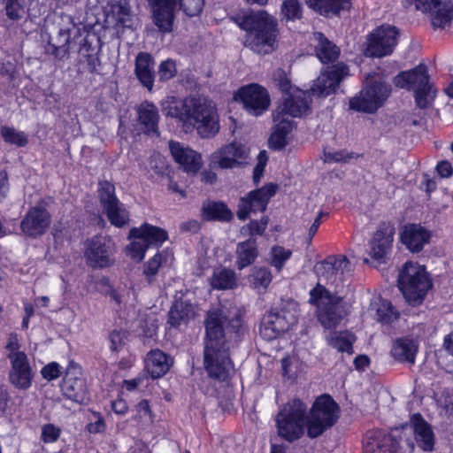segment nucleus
Returning a JSON list of instances; mask_svg holds the SVG:
<instances>
[{"instance_id": "obj_1", "label": "nucleus", "mask_w": 453, "mask_h": 453, "mask_svg": "<svg viewBox=\"0 0 453 453\" xmlns=\"http://www.w3.org/2000/svg\"><path fill=\"white\" fill-rule=\"evenodd\" d=\"M206 342L203 366L208 376L217 381H226L234 372L230 358L232 339L237 342L242 333V320L237 315L228 319L223 310H211L205 321Z\"/></svg>"}, {"instance_id": "obj_2", "label": "nucleus", "mask_w": 453, "mask_h": 453, "mask_svg": "<svg viewBox=\"0 0 453 453\" xmlns=\"http://www.w3.org/2000/svg\"><path fill=\"white\" fill-rule=\"evenodd\" d=\"M314 272L318 283L310 291V303L316 305L318 319L325 328L336 327L346 315V307L342 298L324 285L341 286L350 276L351 265L346 257H328L315 265Z\"/></svg>"}, {"instance_id": "obj_3", "label": "nucleus", "mask_w": 453, "mask_h": 453, "mask_svg": "<svg viewBox=\"0 0 453 453\" xmlns=\"http://www.w3.org/2000/svg\"><path fill=\"white\" fill-rule=\"evenodd\" d=\"M234 21L246 31L245 42L259 54H267L274 49L279 34L277 19L265 11H250L233 17Z\"/></svg>"}, {"instance_id": "obj_4", "label": "nucleus", "mask_w": 453, "mask_h": 453, "mask_svg": "<svg viewBox=\"0 0 453 453\" xmlns=\"http://www.w3.org/2000/svg\"><path fill=\"white\" fill-rule=\"evenodd\" d=\"M152 12L154 24L163 33L173 30L175 13L182 10L186 15H198L203 7V0H147Z\"/></svg>"}, {"instance_id": "obj_5", "label": "nucleus", "mask_w": 453, "mask_h": 453, "mask_svg": "<svg viewBox=\"0 0 453 453\" xmlns=\"http://www.w3.org/2000/svg\"><path fill=\"white\" fill-rule=\"evenodd\" d=\"M340 408L328 395L319 396L313 403L306 418V433L311 439L322 435L338 420Z\"/></svg>"}, {"instance_id": "obj_6", "label": "nucleus", "mask_w": 453, "mask_h": 453, "mask_svg": "<svg viewBox=\"0 0 453 453\" xmlns=\"http://www.w3.org/2000/svg\"><path fill=\"white\" fill-rule=\"evenodd\" d=\"M432 283L425 267L407 262L398 278V287L406 302L411 305L421 303Z\"/></svg>"}, {"instance_id": "obj_7", "label": "nucleus", "mask_w": 453, "mask_h": 453, "mask_svg": "<svg viewBox=\"0 0 453 453\" xmlns=\"http://www.w3.org/2000/svg\"><path fill=\"white\" fill-rule=\"evenodd\" d=\"M395 84L402 88L413 89L416 104L421 109L430 106L435 97L425 65L400 73L395 78Z\"/></svg>"}, {"instance_id": "obj_8", "label": "nucleus", "mask_w": 453, "mask_h": 453, "mask_svg": "<svg viewBox=\"0 0 453 453\" xmlns=\"http://www.w3.org/2000/svg\"><path fill=\"white\" fill-rule=\"evenodd\" d=\"M307 406L299 399L288 402L276 418L278 434L288 441L299 439L306 428Z\"/></svg>"}, {"instance_id": "obj_9", "label": "nucleus", "mask_w": 453, "mask_h": 453, "mask_svg": "<svg viewBox=\"0 0 453 453\" xmlns=\"http://www.w3.org/2000/svg\"><path fill=\"white\" fill-rule=\"evenodd\" d=\"M296 322V304L288 303L280 308L273 309L263 317L259 327L260 335L266 341H272L288 331Z\"/></svg>"}, {"instance_id": "obj_10", "label": "nucleus", "mask_w": 453, "mask_h": 453, "mask_svg": "<svg viewBox=\"0 0 453 453\" xmlns=\"http://www.w3.org/2000/svg\"><path fill=\"white\" fill-rule=\"evenodd\" d=\"M188 125L196 128L202 138L215 136L219 131V122L213 102L206 97L196 96Z\"/></svg>"}, {"instance_id": "obj_11", "label": "nucleus", "mask_w": 453, "mask_h": 453, "mask_svg": "<svg viewBox=\"0 0 453 453\" xmlns=\"http://www.w3.org/2000/svg\"><path fill=\"white\" fill-rule=\"evenodd\" d=\"M129 238L133 242L127 247L129 256L133 259L142 261L145 251L150 248H158L167 239V233L157 226L143 224L140 227H134L129 232Z\"/></svg>"}, {"instance_id": "obj_12", "label": "nucleus", "mask_w": 453, "mask_h": 453, "mask_svg": "<svg viewBox=\"0 0 453 453\" xmlns=\"http://www.w3.org/2000/svg\"><path fill=\"white\" fill-rule=\"evenodd\" d=\"M390 85L377 81H367L358 96L349 100V107L357 111L375 112L390 94Z\"/></svg>"}, {"instance_id": "obj_13", "label": "nucleus", "mask_w": 453, "mask_h": 453, "mask_svg": "<svg viewBox=\"0 0 453 453\" xmlns=\"http://www.w3.org/2000/svg\"><path fill=\"white\" fill-rule=\"evenodd\" d=\"M115 244L107 236L96 235L86 242L84 256L93 268H104L114 263Z\"/></svg>"}, {"instance_id": "obj_14", "label": "nucleus", "mask_w": 453, "mask_h": 453, "mask_svg": "<svg viewBox=\"0 0 453 453\" xmlns=\"http://www.w3.org/2000/svg\"><path fill=\"white\" fill-rule=\"evenodd\" d=\"M398 31L395 27L382 25L367 36L365 55L382 58L390 55L397 44Z\"/></svg>"}, {"instance_id": "obj_15", "label": "nucleus", "mask_w": 453, "mask_h": 453, "mask_svg": "<svg viewBox=\"0 0 453 453\" xmlns=\"http://www.w3.org/2000/svg\"><path fill=\"white\" fill-rule=\"evenodd\" d=\"M404 8L415 5V9L428 13L434 27L443 28L453 19V4L440 0H402Z\"/></svg>"}, {"instance_id": "obj_16", "label": "nucleus", "mask_w": 453, "mask_h": 453, "mask_svg": "<svg viewBox=\"0 0 453 453\" xmlns=\"http://www.w3.org/2000/svg\"><path fill=\"white\" fill-rule=\"evenodd\" d=\"M276 189L277 186L270 183L242 197L238 205L237 217L245 220L250 212L265 211L269 200L275 195Z\"/></svg>"}, {"instance_id": "obj_17", "label": "nucleus", "mask_w": 453, "mask_h": 453, "mask_svg": "<svg viewBox=\"0 0 453 453\" xmlns=\"http://www.w3.org/2000/svg\"><path fill=\"white\" fill-rule=\"evenodd\" d=\"M348 75L349 67L343 63L329 66L315 81L311 88L312 93L318 96H327L335 91L340 82Z\"/></svg>"}, {"instance_id": "obj_18", "label": "nucleus", "mask_w": 453, "mask_h": 453, "mask_svg": "<svg viewBox=\"0 0 453 453\" xmlns=\"http://www.w3.org/2000/svg\"><path fill=\"white\" fill-rule=\"evenodd\" d=\"M395 226L389 222H382L369 242V255L380 264L385 263L391 250Z\"/></svg>"}, {"instance_id": "obj_19", "label": "nucleus", "mask_w": 453, "mask_h": 453, "mask_svg": "<svg viewBox=\"0 0 453 453\" xmlns=\"http://www.w3.org/2000/svg\"><path fill=\"white\" fill-rule=\"evenodd\" d=\"M248 156L244 145L232 142L215 151L211 156L210 165L212 168L230 169L242 164Z\"/></svg>"}, {"instance_id": "obj_20", "label": "nucleus", "mask_w": 453, "mask_h": 453, "mask_svg": "<svg viewBox=\"0 0 453 453\" xmlns=\"http://www.w3.org/2000/svg\"><path fill=\"white\" fill-rule=\"evenodd\" d=\"M10 383L18 389L26 390L31 387L34 372L26 353H16L10 357Z\"/></svg>"}, {"instance_id": "obj_21", "label": "nucleus", "mask_w": 453, "mask_h": 453, "mask_svg": "<svg viewBox=\"0 0 453 453\" xmlns=\"http://www.w3.org/2000/svg\"><path fill=\"white\" fill-rule=\"evenodd\" d=\"M239 96L247 111L254 116L263 114L270 105L267 90L257 84H251L241 88Z\"/></svg>"}, {"instance_id": "obj_22", "label": "nucleus", "mask_w": 453, "mask_h": 453, "mask_svg": "<svg viewBox=\"0 0 453 453\" xmlns=\"http://www.w3.org/2000/svg\"><path fill=\"white\" fill-rule=\"evenodd\" d=\"M75 30L76 26L71 16L61 17L59 29L55 36L50 37L45 51L59 59L64 58L69 53L71 35Z\"/></svg>"}, {"instance_id": "obj_23", "label": "nucleus", "mask_w": 453, "mask_h": 453, "mask_svg": "<svg viewBox=\"0 0 453 453\" xmlns=\"http://www.w3.org/2000/svg\"><path fill=\"white\" fill-rule=\"evenodd\" d=\"M50 215L41 204L32 207L20 223L22 232L30 237L43 234L50 225Z\"/></svg>"}, {"instance_id": "obj_24", "label": "nucleus", "mask_w": 453, "mask_h": 453, "mask_svg": "<svg viewBox=\"0 0 453 453\" xmlns=\"http://www.w3.org/2000/svg\"><path fill=\"white\" fill-rule=\"evenodd\" d=\"M311 102V96L308 92L295 89L293 94L283 97L282 104L276 110L288 117L300 118L310 111Z\"/></svg>"}, {"instance_id": "obj_25", "label": "nucleus", "mask_w": 453, "mask_h": 453, "mask_svg": "<svg viewBox=\"0 0 453 453\" xmlns=\"http://www.w3.org/2000/svg\"><path fill=\"white\" fill-rule=\"evenodd\" d=\"M136 112L137 131L148 135L159 136V113L157 106L153 103L145 101L137 106Z\"/></svg>"}, {"instance_id": "obj_26", "label": "nucleus", "mask_w": 453, "mask_h": 453, "mask_svg": "<svg viewBox=\"0 0 453 453\" xmlns=\"http://www.w3.org/2000/svg\"><path fill=\"white\" fill-rule=\"evenodd\" d=\"M398 441L385 431L368 432L364 440L365 453H397Z\"/></svg>"}, {"instance_id": "obj_27", "label": "nucleus", "mask_w": 453, "mask_h": 453, "mask_svg": "<svg viewBox=\"0 0 453 453\" xmlns=\"http://www.w3.org/2000/svg\"><path fill=\"white\" fill-rule=\"evenodd\" d=\"M169 149L174 160L189 173H196L202 166V157L195 150L178 142L170 141Z\"/></svg>"}, {"instance_id": "obj_28", "label": "nucleus", "mask_w": 453, "mask_h": 453, "mask_svg": "<svg viewBox=\"0 0 453 453\" xmlns=\"http://www.w3.org/2000/svg\"><path fill=\"white\" fill-rule=\"evenodd\" d=\"M76 367H68L63 379L62 391L68 399L84 403L88 400L85 380L76 376Z\"/></svg>"}, {"instance_id": "obj_29", "label": "nucleus", "mask_w": 453, "mask_h": 453, "mask_svg": "<svg viewBox=\"0 0 453 453\" xmlns=\"http://www.w3.org/2000/svg\"><path fill=\"white\" fill-rule=\"evenodd\" d=\"M196 96H189L184 100L177 99L174 96L167 97L162 103V111L167 117H172L188 126L190 120V111L194 105Z\"/></svg>"}, {"instance_id": "obj_30", "label": "nucleus", "mask_w": 453, "mask_h": 453, "mask_svg": "<svg viewBox=\"0 0 453 453\" xmlns=\"http://www.w3.org/2000/svg\"><path fill=\"white\" fill-rule=\"evenodd\" d=\"M134 74L140 83L149 91H152L155 73V60L152 56L147 52H139L135 58Z\"/></svg>"}, {"instance_id": "obj_31", "label": "nucleus", "mask_w": 453, "mask_h": 453, "mask_svg": "<svg viewBox=\"0 0 453 453\" xmlns=\"http://www.w3.org/2000/svg\"><path fill=\"white\" fill-rule=\"evenodd\" d=\"M411 424L416 445L424 451H433L435 438L432 426L420 414H414L412 416Z\"/></svg>"}, {"instance_id": "obj_32", "label": "nucleus", "mask_w": 453, "mask_h": 453, "mask_svg": "<svg viewBox=\"0 0 453 453\" xmlns=\"http://www.w3.org/2000/svg\"><path fill=\"white\" fill-rule=\"evenodd\" d=\"M273 119L275 125L269 138V144L275 150H281L287 144V135L293 129V121L277 110L273 111Z\"/></svg>"}, {"instance_id": "obj_33", "label": "nucleus", "mask_w": 453, "mask_h": 453, "mask_svg": "<svg viewBox=\"0 0 453 453\" xmlns=\"http://www.w3.org/2000/svg\"><path fill=\"white\" fill-rule=\"evenodd\" d=\"M146 370L153 379L164 376L173 365V359L160 349L150 350L145 360Z\"/></svg>"}, {"instance_id": "obj_34", "label": "nucleus", "mask_w": 453, "mask_h": 453, "mask_svg": "<svg viewBox=\"0 0 453 453\" xmlns=\"http://www.w3.org/2000/svg\"><path fill=\"white\" fill-rule=\"evenodd\" d=\"M429 239L430 234L424 227L416 224L406 226L402 234V242L411 252L420 251Z\"/></svg>"}, {"instance_id": "obj_35", "label": "nucleus", "mask_w": 453, "mask_h": 453, "mask_svg": "<svg viewBox=\"0 0 453 453\" xmlns=\"http://www.w3.org/2000/svg\"><path fill=\"white\" fill-rule=\"evenodd\" d=\"M306 4L325 17L340 15L341 12L349 11L350 0H305Z\"/></svg>"}, {"instance_id": "obj_36", "label": "nucleus", "mask_w": 453, "mask_h": 453, "mask_svg": "<svg viewBox=\"0 0 453 453\" xmlns=\"http://www.w3.org/2000/svg\"><path fill=\"white\" fill-rule=\"evenodd\" d=\"M418 343L410 338L397 339L391 349L392 357L401 362L413 365L418 352Z\"/></svg>"}, {"instance_id": "obj_37", "label": "nucleus", "mask_w": 453, "mask_h": 453, "mask_svg": "<svg viewBox=\"0 0 453 453\" xmlns=\"http://www.w3.org/2000/svg\"><path fill=\"white\" fill-rule=\"evenodd\" d=\"M235 264L239 270L251 265L258 257L257 244L255 238H249L237 244L235 250Z\"/></svg>"}, {"instance_id": "obj_38", "label": "nucleus", "mask_w": 453, "mask_h": 453, "mask_svg": "<svg viewBox=\"0 0 453 453\" xmlns=\"http://www.w3.org/2000/svg\"><path fill=\"white\" fill-rule=\"evenodd\" d=\"M111 13L117 28L124 29L133 27L134 16L128 0H111Z\"/></svg>"}, {"instance_id": "obj_39", "label": "nucleus", "mask_w": 453, "mask_h": 453, "mask_svg": "<svg viewBox=\"0 0 453 453\" xmlns=\"http://www.w3.org/2000/svg\"><path fill=\"white\" fill-rule=\"evenodd\" d=\"M195 316V307L189 301L179 300L172 306L168 323L174 327L187 324Z\"/></svg>"}, {"instance_id": "obj_40", "label": "nucleus", "mask_w": 453, "mask_h": 453, "mask_svg": "<svg viewBox=\"0 0 453 453\" xmlns=\"http://www.w3.org/2000/svg\"><path fill=\"white\" fill-rule=\"evenodd\" d=\"M314 38L317 41L315 51L319 59L324 64L334 62L340 55V49L320 32L315 33Z\"/></svg>"}, {"instance_id": "obj_41", "label": "nucleus", "mask_w": 453, "mask_h": 453, "mask_svg": "<svg viewBox=\"0 0 453 453\" xmlns=\"http://www.w3.org/2000/svg\"><path fill=\"white\" fill-rule=\"evenodd\" d=\"M210 284L212 288L218 290L234 289L237 287V276L234 270L220 267L214 269Z\"/></svg>"}, {"instance_id": "obj_42", "label": "nucleus", "mask_w": 453, "mask_h": 453, "mask_svg": "<svg viewBox=\"0 0 453 453\" xmlns=\"http://www.w3.org/2000/svg\"><path fill=\"white\" fill-rule=\"evenodd\" d=\"M202 215L206 220L229 221L233 218V213L225 203L211 201L203 203Z\"/></svg>"}, {"instance_id": "obj_43", "label": "nucleus", "mask_w": 453, "mask_h": 453, "mask_svg": "<svg viewBox=\"0 0 453 453\" xmlns=\"http://www.w3.org/2000/svg\"><path fill=\"white\" fill-rule=\"evenodd\" d=\"M98 192L100 203L104 211L120 203L115 196V187L109 181L100 182Z\"/></svg>"}, {"instance_id": "obj_44", "label": "nucleus", "mask_w": 453, "mask_h": 453, "mask_svg": "<svg viewBox=\"0 0 453 453\" xmlns=\"http://www.w3.org/2000/svg\"><path fill=\"white\" fill-rule=\"evenodd\" d=\"M355 341V336L348 332L334 333L329 340L330 344L338 351L347 352L351 354L352 343Z\"/></svg>"}, {"instance_id": "obj_45", "label": "nucleus", "mask_w": 453, "mask_h": 453, "mask_svg": "<svg viewBox=\"0 0 453 453\" xmlns=\"http://www.w3.org/2000/svg\"><path fill=\"white\" fill-rule=\"evenodd\" d=\"M105 213L111 225L117 227H122L129 222V213L121 203L108 209Z\"/></svg>"}, {"instance_id": "obj_46", "label": "nucleus", "mask_w": 453, "mask_h": 453, "mask_svg": "<svg viewBox=\"0 0 453 453\" xmlns=\"http://www.w3.org/2000/svg\"><path fill=\"white\" fill-rule=\"evenodd\" d=\"M4 3L5 14L8 19L17 21L26 13L27 0H2Z\"/></svg>"}, {"instance_id": "obj_47", "label": "nucleus", "mask_w": 453, "mask_h": 453, "mask_svg": "<svg viewBox=\"0 0 453 453\" xmlns=\"http://www.w3.org/2000/svg\"><path fill=\"white\" fill-rule=\"evenodd\" d=\"M1 135L5 142L19 147H24L27 144L28 140L24 132L16 130L10 127H2Z\"/></svg>"}, {"instance_id": "obj_48", "label": "nucleus", "mask_w": 453, "mask_h": 453, "mask_svg": "<svg viewBox=\"0 0 453 453\" xmlns=\"http://www.w3.org/2000/svg\"><path fill=\"white\" fill-rule=\"evenodd\" d=\"M272 281L271 271L266 267L254 268L251 274V285L256 289H265Z\"/></svg>"}, {"instance_id": "obj_49", "label": "nucleus", "mask_w": 453, "mask_h": 453, "mask_svg": "<svg viewBox=\"0 0 453 453\" xmlns=\"http://www.w3.org/2000/svg\"><path fill=\"white\" fill-rule=\"evenodd\" d=\"M377 320L381 323H391L395 320L399 313L395 310L391 303L382 300L376 309Z\"/></svg>"}, {"instance_id": "obj_50", "label": "nucleus", "mask_w": 453, "mask_h": 453, "mask_svg": "<svg viewBox=\"0 0 453 453\" xmlns=\"http://www.w3.org/2000/svg\"><path fill=\"white\" fill-rule=\"evenodd\" d=\"M281 16L287 20H296L302 18V7L299 0H284L281 4Z\"/></svg>"}, {"instance_id": "obj_51", "label": "nucleus", "mask_w": 453, "mask_h": 453, "mask_svg": "<svg viewBox=\"0 0 453 453\" xmlns=\"http://www.w3.org/2000/svg\"><path fill=\"white\" fill-rule=\"evenodd\" d=\"M273 80L277 82L279 88L283 92L284 96L293 94L294 90L296 89V88H293L290 79L288 77L286 72L281 68L275 70L273 73Z\"/></svg>"}, {"instance_id": "obj_52", "label": "nucleus", "mask_w": 453, "mask_h": 453, "mask_svg": "<svg viewBox=\"0 0 453 453\" xmlns=\"http://www.w3.org/2000/svg\"><path fill=\"white\" fill-rule=\"evenodd\" d=\"M359 157V154L355 152H349L346 150H342L334 152L328 151L324 153V160L326 163H347L349 160L358 158Z\"/></svg>"}, {"instance_id": "obj_53", "label": "nucleus", "mask_w": 453, "mask_h": 453, "mask_svg": "<svg viewBox=\"0 0 453 453\" xmlns=\"http://www.w3.org/2000/svg\"><path fill=\"white\" fill-rule=\"evenodd\" d=\"M128 332L123 329H114L109 334V341L111 349L112 351H119L127 343Z\"/></svg>"}, {"instance_id": "obj_54", "label": "nucleus", "mask_w": 453, "mask_h": 453, "mask_svg": "<svg viewBox=\"0 0 453 453\" xmlns=\"http://www.w3.org/2000/svg\"><path fill=\"white\" fill-rule=\"evenodd\" d=\"M163 263L162 254L157 253L151 259L144 265L143 273L148 279L149 283L152 282V279L157 275L159 267Z\"/></svg>"}, {"instance_id": "obj_55", "label": "nucleus", "mask_w": 453, "mask_h": 453, "mask_svg": "<svg viewBox=\"0 0 453 453\" xmlns=\"http://www.w3.org/2000/svg\"><path fill=\"white\" fill-rule=\"evenodd\" d=\"M272 265L277 269H281L284 263L291 257L292 252L283 247H273L271 251Z\"/></svg>"}, {"instance_id": "obj_56", "label": "nucleus", "mask_w": 453, "mask_h": 453, "mask_svg": "<svg viewBox=\"0 0 453 453\" xmlns=\"http://www.w3.org/2000/svg\"><path fill=\"white\" fill-rule=\"evenodd\" d=\"M176 73V65L171 59H166L163 61L158 66L157 73L159 76V81H166L168 80H171L175 76Z\"/></svg>"}, {"instance_id": "obj_57", "label": "nucleus", "mask_w": 453, "mask_h": 453, "mask_svg": "<svg viewBox=\"0 0 453 453\" xmlns=\"http://www.w3.org/2000/svg\"><path fill=\"white\" fill-rule=\"evenodd\" d=\"M150 167L157 175H165L168 170L165 157L159 153H154L150 157Z\"/></svg>"}, {"instance_id": "obj_58", "label": "nucleus", "mask_w": 453, "mask_h": 453, "mask_svg": "<svg viewBox=\"0 0 453 453\" xmlns=\"http://www.w3.org/2000/svg\"><path fill=\"white\" fill-rule=\"evenodd\" d=\"M61 430L52 424L44 425L42 427V440L45 443H52L58 441Z\"/></svg>"}, {"instance_id": "obj_59", "label": "nucleus", "mask_w": 453, "mask_h": 453, "mask_svg": "<svg viewBox=\"0 0 453 453\" xmlns=\"http://www.w3.org/2000/svg\"><path fill=\"white\" fill-rule=\"evenodd\" d=\"M14 70V65L12 63H0V87L12 81Z\"/></svg>"}, {"instance_id": "obj_60", "label": "nucleus", "mask_w": 453, "mask_h": 453, "mask_svg": "<svg viewBox=\"0 0 453 453\" xmlns=\"http://www.w3.org/2000/svg\"><path fill=\"white\" fill-rule=\"evenodd\" d=\"M60 374V365L56 362L50 363L42 370V377L48 380H55L58 378Z\"/></svg>"}, {"instance_id": "obj_61", "label": "nucleus", "mask_w": 453, "mask_h": 453, "mask_svg": "<svg viewBox=\"0 0 453 453\" xmlns=\"http://www.w3.org/2000/svg\"><path fill=\"white\" fill-rule=\"evenodd\" d=\"M436 171L441 178H449L453 173L452 166L448 161H441L438 163Z\"/></svg>"}, {"instance_id": "obj_62", "label": "nucleus", "mask_w": 453, "mask_h": 453, "mask_svg": "<svg viewBox=\"0 0 453 453\" xmlns=\"http://www.w3.org/2000/svg\"><path fill=\"white\" fill-rule=\"evenodd\" d=\"M6 349L8 350L7 358L10 359V357L12 354L16 353H25L24 351L19 350V343L16 336H11L9 338L8 343L6 345Z\"/></svg>"}, {"instance_id": "obj_63", "label": "nucleus", "mask_w": 453, "mask_h": 453, "mask_svg": "<svg viewBox=\"0 0 453 453\" xmlns=\"http://www.w3.org/2000/svg\"><path fill=\"white\" fill-rule=\"evenodd\" d=\"M247 228L249 229V234L250 236L254 234L262 235L265 231L264 226L261 225V222L257 220H251L248 225Z\"/></svg>"}, {"instance_id": "obj_64", "label": "nucleus", "mask_w": 453, "mask_h": 453, "mask_svg": "<svg viewBox=\"0 0 453 453\" xmlns=\"http://www.w3.org/2000/svg\"><path fill=\"white\" fill-rule=\"evenodd\" d=\"M88 69L90 73H96L97 67L100 65V59L95 53H88L86 55Z\"/></svg>"}]
</instances>
